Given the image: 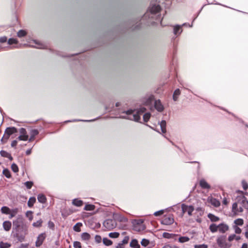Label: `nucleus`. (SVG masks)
<instances>
[{"mask_svg": "<svg viewBox=\"0 0 248 248\" xmlns=\"http://www.w3.org/2000/svg\"><path fill=\"white\" fill-rule=\"evenodd\" d=\"M18 211V209L17 208L11 209V212L9 214V218L10 219H11L13 217H15L16 215L17 214Z\"/></svg>", "mask_w": 248, "mask_h": 248, "instance_id": "nucleus-25", "label": "nucleus"}, {"mask_svg": "<svg viewBox=\"0 0 248 248\" xmlns=\"http://www.w3.org/2000/svg\"><path fill=\"white\" fill-rule=\"evenodd\" d=\"M241 184L243 189L245 190H246L248 188V184L247 182L245 180H243L242 181Z\"/></svg>", "mask_w": 248, "mask_h": 248, "instance_id": "nucleus-49", "label": "nucleus"}, {"mask_svg": "<svg viewBox=\"0 0 248 248\" xmlns=\"http://www.w3.org/2000/svg\"><path fill=\"white\" fill-rule=\"evenodd\" d=\"M91 238V235L87 232H83L81 234V239L82 241H88Z\"/></svg>", "mask_w": 248, "mask_h": 248, "instance_id": "nucleus-19", "label": "nucleus"}, {"mask_svg": "<svg viewBox=\"0 0 248 248\" xmlns=\"http://www.w3.org/2000/svg\"><path fill=\"white\" fill-rule=\"evenodd\" d=\"M94 239H95V241L97 243H99L102 241V238H101V236H100L99 235H96L95 236Z\"/></svg>", "mask_w": 248, "mask_h": 248, "instance_id": "nucleus-54", "label": "nucleus"}, {"mask_svg": "<svg viewBox=\"0 0 248 248\" xmlns=\"http://www.w3.org/2000/svg\"><path fill=\"white\" fill-rule=\"evenodd\" d=\"M209 229L212 232H216L218 231V225H217L215 224H212L210 225Z\"/></svg>", "mask_w": 248, "mask_h": 248, "instance_id": "nucleus-28", "label": "nucleus"}, {"mask_svg": "<svg viewBox=\"0 0 248 248\" xmlns=\"http://www.w3.org/2000/svg\"><path fill=\"white\" fill-rule=\"evenodd\" d=\"M94 121V120H76V119H74V120H69V121H65V123H67V122H77V121L92 122V121Z\"/></svg>", "mask_w": 248, "mask_h": 248, "instance_id": "nucleus-55", "label": "nucleus"}, {"mask_svg": "<svg viewBox=\"0 0 248 248\" xmlns=\"http://www.w3.org/2000/svg\"><path fill=\"white\" fill-rule=\"evenodd\" d=\"M154 100V96L153 95H148L143 99L142 102L146 106H150Z\"/></svg>", "mask_w": 248, "mask_h": 248, "instance_id": "nucleus-10", "label": "nucleus"}, {"mask_svg": "<svg viewBox=\"0 0 248 248\" xmlns=\"http://www.w3.org/2000/svg\"><path fill=\"white\" fill-rule=\"evenodd\" d=\"M3 229L6 231H9L11 228V223L9 221H5L2 224Z\"/></svg>", "mask_w": 248, "mask_h": 248, "instance_id": "nucleus-17", "label": "nucleus"}, {"mask_svg": "<svg viewBox=\"0 0 248 248\" xmlns=\"http://www.w3.org/2000/svg\"><path fill=\"white\" fill-rule=\"evenodd\" d=\"M160 125L161 132L162 134H165L166 133V122L165 120H162L159 123Z\"/></svg>", "mask_w": 248, "mask_h": 248, "instance_id": "nucleus-16", "label": "nucleus"}, {"mask_svg": "<svg viewBox=\"0 0 248 248\" xmlns=\"http://www.w3.org/2000/svg\"><path fill=\"white\" fill-rule=\"evenodd\" d=\"M182 32V29L181 28V26L180 25H175L173 28V33L175 35H180Z\"/></svg>", "mask_w": 248, "mask_h": 248, "instance_id": "nucleus-15", "label": "nucleus"}, {"mask_svg": "<svg viewBox=\"0 0 248 248\" xmlns=\"http://www.w3.org/2000/svg\"><path fill=\"white\" fill-rule=\"evenodd\" d=\"M14 228L17 230L21 225L23 224V217L21 216H18L16 219L13 221Z\"/></svg>", "mask_w": 248, "mask_h": 248, "instance_id": "nucleus-8", "label": "nucleus"}, {"mask_svg": "<svg viewBox=\"0 0 248 248\" xmlns=\"http://www.w3.org/2000/svg\"><path fill=\"white\" fill-rule=\"evenodd\" d=\"M130 246L133 248H140V245L139 244L137 239H132L130 243Z\"/></svg>", "mask_w": 248, "mask_h": 248, "instance_id": "nucleus-21", "label": "nucleus"}, {"mask_svg": "<svg viewBox=\"0 0 248 248\" xmlns=\"http://www.w3.org/2000/svg\"><path fill=\"white\" fill-rule=\"evenodd\" d=\"M120 234L119 232H110L108 234V236L110 238H118Z\"/></svg>", "mask_w": 248, "mask_h": 248, "instance_id": "nucleus-42", "label": "nucleus"}, {"mask_svg": "<svg viewBox=\"0 0 248 248\" xmlns=\"http://www.w3.org/2000/svg\"><path fill=\"white\" fill-rule=\"evenodd\" d=\"M0 155L3 157L8 158L10 160H12L13 159L11 155L5 151L1 150L0 152Z\"/></svg>", "mask_w": 248, "mask_h": 248, "instance_id": "nucleus-27", "label": "nucleus"}, {"mask_svg": "<svg viewBox=\"0 0 248 248\" xmlns=\"http://www.w3.org/2000/svg\"><path fill=\"white\" fill-rule=\"evenodd\" d=\"M73 247L74 248H81V243L78 241H75L73 243Z\"/></svg>", "mask_w": 248, "mask_h": 248, "instance_id": "nucleus-52", "label": "nucleus"}, {"mask_svg": "<svg viewBox=\"0 0 248 248\" xmlns=\"http://www.w3.org/2000/svg\"><path fill=\"white\" fill-rule=\"evenodd\" d=\"M43 221L42 219H39L37 220L36 222H33L32 225L35 227H41Z\"/></svg>", "mask_w": 248, "mask_h": 248, "instance_id": "nucleus-44", "label": "nucleus"}, {"mask_svg": "<svg viewBox=\"0 0 248 248\" xmlns=\"http://www.w3.org/2000/svg\"><path fill=\"white\" fill-rule=\"evenodd\" d=\"M178 235L173 234V233H170L168 232H164L163 233V236L164 238H168V239H170V238H174L175 237L177 236Z\"/></svg>", "mask_w": 248, "mask_h": 248, "instance_id": "nucleus-26", "label": "nucleus"}, {"mask_svg": "<svg viewBox=\"0 0 248 248\" xmlns=\"http://www.w3.org/2000/svg\"><path fill=\"white\" fill-rule=\"evenodd\" d=\"M242 248H248V245L246 243H244L242 245Z\"/></svg>", "mask_w": 248, "mask_h": 248, "instance_id": "nucleus-63", "label": "nucleus"}, {"mask_svg": "<svg viewBox=\"0 0 248 248\" xmlns=\"http://www.w3.org/2000/svg\"><path fill=\"white\" fill-rule=\"evenodd\" d=\"M190 238L187 236H181L179 238V242L182 243L188 242Z\"/></svg>", "mask_w": 248, "mask_h": 248, "instance_id": "nucleus-37", "label": "nucleus"}, {"mask_svg": "<svg viewBox=\"0 0 248 248\" xmlns=\"http://www.w3.org/2000/svg\"><path fill=\"white\" fill-rule=\"evenodd\" d=\"M94 206L92 204L86 205L84 208V210L86 211H92L94 210Z\"/></svg>", "mask_w": 248, "mask_h": 248, "instance_id": "nucleus-40", "label": "nucleus"}, {"mask_svg": "<svg viewBox=\"0 0 248 248\" xmlns=\"http://www.w3.org/2000/svg\"><path fill=\"white\" fill-rule=\"evenodd\" d=\"M154 106L155 108L159 112H162L164 109V106L161 103L160 100H155V101Z\"/></svg>", "mask_w": 248, "mask_h": 248, "instance_id": "nucleus-12", "label": "nucleus"}, {"mask_svg": "<svg viewBox=\"0 0 248 248\" xmlns=\"http://www.w3.org/2000/svg\"><path fill=\"white\" fill-rule=\"evenodd\" d=\"M30 133V137L29 138V141L31 142L34 139L35 137L39 134V131L37 129H31Z\"/></svg>", "mask_w": 248, "mask_h": 248, "instance_id": "nucleus-14", "label": "nucleus"}, {"mask_svg": "<svg viewBox=\"0 0 248 248\" xmlns=\"http://www.w3.org/2000/svg\"><path fill=\"white\" fill-rule=\"evenodd\" d=\"M208 217L211 220L212 222H217L219 220V218L214 215L209 213L208 215Z\"/></svg>", "mask_w": 248, "mask_h": 248, "instance_id": "nucleus-24", "label": "nucleus"}, {"mask_svg": "<svg viewBox=\"0 0 248 248\" xmlns=\"http://www.w3.org/2000/svg\"><path fill=\"white\" fill-rule=\"evenodd\" d=\"M200 185L203 189H209L210 187V185L204 179L200 181Z\"/></svg>", "mask_w": 248, "mask_h": 248, "instance_id": "nucleus-18", "label": "nucleus"}, {"mask_svg": "<svg viewBox=\"0 0 248 248\" xmlns=\"http://www.w3.org/2000/svg\"><path fill=\"white\" fill-rule=\"evenodd\" d=\"M18 43V41L15 38H10L8 40V44L10 45H11L12 44H16Z\"/></svg>", "mask_w": 248, "mask_h": 248, "instance_id": "nucleus-46", "label": "nucleus"}, {"mask_svg": "<svg viewBox=\"0 0 248 248\" xmlns=\"http://www.w3.org/2000/svg\"><path fill=\"white\" fill-rule=\"evenodd\" d=\"M117 226V223L115 220L112 219H108L103 222V226L108 231H110L114 229Z\"/></svg>", "mask_w": 248, "mask_h": 248, "instance_id": "nucleus-3", "label": "nucleus"}, {"mask_svg": "<svg viewBox=\"0 0 248 248\" xmlns=\"http://www.w3.org/2000/svg\"><path fill=\"white\" fill-rule=\"evenodd\" d=\"M236 237V235L235 234H232L231 235H230L228 237V240L229 241H232L234 239H235V237Z\"/></svg>", "mask_w": 248, "mask_h": 248, "instance_id": "nucleus-59", "label": "nucleus"}, {"mask_svg": "<svg viewBox=\"0 0 248 248\" xmlns=\"http://www.w3.org/2000/svg\"><path fill=\"white\" fill-rule=\"evenodd\" d=\"M151 117V114L149 112L145 113L143 116V119L145 122L149 121Z\"/></svg>", "mask_w": 248, "mask_h": 248, "instance_id": "nucleus-41", "label": "nucleus"}, {"mask_svg": "<svg viewBox=\"0 0 248 248\" xmlns=\"http://www.w3.org/2000/svg\"><path fill=\"white\" fill-rule=\"evenodd\" d=\"M82 224L80 222L76 223L73 227V230L75 232H79L81 231L80 227L82 226Z\"/></svg>", "mask_w": 248, "mask_h": 248, "instance_id": "nucleus-31", "label": "nucleus"}, {"mask_svg": "<svg viewBox=\"0 0 248 248\" xmlns=\"http://www.w3.org/2000/svg\"><path fill=\"white\" fill-rule=\"evenodd\" d=\"M46 237V235L45 233H42L39 234L35 242V246L36 247H39L42 245Z\"/></svg>", "mask_w": 248, "mask_h": 248, "instance_id": "nucleus-9", "label": "nucleus"}, {"mask_svg": "<svg viewBox=\"0 0 248 248\" xmlns=\"http://www.w3.org/2000/svg\"><path fill=\"white\" fill-rule=\"evenodd\" d=\"M241 199L243 206L246 209H248V201L247 200V198L245 196H243L241 197Z\"/></svg>", "mask_w": 248, "mask_h": 248, "instance_id": "nucleus-32", "label": "nucleus"}, {"mask_svg": "<svg viewBox=\"0 0 248 248\" xmlns=\"http://www.w3.org/2000/svg\"><path fill=\"white\" fill-rule=\"evenodd\" d=\"M194 248H208V246L206 244L195 245Z\"/></svg>", "mask_w": 248, "mask_h": 248, "instance_id": "nucleus-53", "label": "nucleus"}, {"mask_svg": "<svg viewBox=\"0 0 248 248\" xmlns=\"http://www.w3.org/2000/svg\"><path fill=\"white\" fill-rule=\"evenodd\" d=\"M146 110V109L143 107L138 108L136 112L135 110L129 109L124 112L126 115L122 116V118L133 120L135 122H139L140 119V115L144 113Z\"/></svg>", "mask_w": 248, "mask_h": 248, "instance_id": "nucleus-1", "label": "nucleus"}, {"mask_svg": "<svg viewBox=\"0 0 248 248\" xmlns=\"http://www.w3.org/2000/svg\"><path fill=\"white\" fill-rule=\"evenodd\" d=\"M3 174L5 175V176L8 178L11 177V173L10 171L7 169H4L3 170Z\"/></svg>", "mask_w": 248, "mask_h": 248, "instance_id": "nucleus-45", "label": "nucleus"}, {"mask_svg": "<svg viewBox=\"0 0 248 248\" xmlns=\"http://www.w3.org/2000/svg\"><path fill=\"white\" fill-rule=\"evenodd\" d=\"M33 41L35 43V44L36 45V46H32L33 47H36L37 48H40V49L45 48V45L41 44L40 42L36 41V40H34Z\"/></svg>", "mask_w": 248, "mask_h": 248, "instance_id": "nucleus-34", "label": "nucleus"}, {"mask_svg": "<svg viewBox=\"0 0 248 248\" xmlns=\"http://www.w3.org/2000/svg\"><path fill=\"white\" fill-rule=\"evenodd\" d=\"M11 169L14 172H17L18 171V167L15 163L12 164Z\"/></svg>", "mask_w": 248, "mask_h": 248, "instance_id": "nucleus-48", "label": "nucleus"}, {"mask_svg": "<svg viewBox=\"0 0 248 248\" xmlns=\"http://www.w3.org/2000/svg\"><path fill=\"white\" fill-rule=\"evenodd\" d=\"M173 222L174 219L171 216L165 217L161 221L162 224L166 225H171Z\"/></svg>", "mask_w": 248, "mask_h": 248, "instance_id": "nucleus-11", "label": "nucleus"}, {"mask_svg": "<svg viewBox=\"0 0 248 248\" xmlns=\"http://www.w3.org/2000/svg\"><path fill=\"white\" fill-rule=\"evenodd\" d=\"M37 200L39 202L42 203H45L46 201V198L45 195L43 194H39L38 195Z\"/></svg>", "mask_w": 248, "mask_h": 248, "instance_id": "nucleus-20", "label": "nucleus"}, {"mask_svg": "<svg viewBox=\"0 0 248 248\" xmlns=\"http://www.w3.org/2000/svg\"><path fill=\"white\" fill-rule=\"evenodd\" d=\"M235 224L234 225L237 226H242L244 223L243 219L242 218H237L235 219L234 221Z\"/></svg>", "mask_w": 248, "mask_h": 248, "instance_id": "nucleus-36", "label": "nucleus"}, {"mask_svg": "<svg viewBox=\"0 0 248 248\" xmlns=\"http://www.w3.org/2000/svg\"><path fill=\"white\" fill-rule=\"evenodd\" d=\"M161 10V7L160 5L156 3H151L148 11L147 13L144 15L143 18H146L147 17L150 18L149 13L151 15H154L160 12Z\"/></svg>", "mask_w": 248, "mask_h": 248, "instance_id": "nucleus-2", "label": "nucleus"}, {"mask_svg": "<svg viewBox=\"0 0 248 248\" xmlns=\"http://www.w3.org/2000/svg\"><path fill=\"white\" fill-rule=\"evenodd\" d=\"M35 202H36V198L34 197H31L28 202V206L29 207H32L34 203Z\"/></svg>", "mask_w": 248, "mask_h": 248, "instance_id": "nucleus-30", "label": "nucleus"}, {"mask_svg": "<svg viewBox=\"0 0 248 248\" xmlns=\"http://www.w3.org/2000/svg\"><path fill=\"white\" fill-rule=\"evenodd\" d=\"M181 94V91L179 89L175 90L173 93L172 98L174 101H176L178 100L179 96Z\"/></svg>", "mask_w": 248, "mask_h": 248, "instance_id": "nucleus-23", "label": "nucleus"}, {"mask_svg": "<svg viewBox=\"0 0 248 248\" xmlns=\"http://www.w3.org/2000/svg\"><path fill=\"white\" fill-rule=\"evenodd\" d=\"M7 40V37L4 36L0 37V43H4L6 42Z\"/></svg>", "mask_w": 248, "mask_h": 248, "instance_id": "nucleus-58", "label": "nucleus"}, {"mask_svg": "<svg viewBox=\"0 0 248 248\" xmlns=\"http://www.w3.org/2000/svg\"><path fill=\"white\" fill-rule=\"evenodd\" d=\"M232 211L235 214H237V213H238V205L236 202H234L233 203L232 205Z\"/></svg>", "mask_w": 248, "mask_h": 248, "instance_id": "nucleus-38", "label": "nucleus"}, {"mask_svg": "<svg viewBox=\"0 0 248 248\" xmlns=\"http://www.w3.org/2000/svg\"><path fill=\"white\" fill-rule=\"evenodd\" d=\"M103 243L107 246H110L112 244V242L108 238H104L103 239Z\"/></svg>", "mask_w": 248, "mask_h": 248, "instance_id": "nucleus-35", "label": "nucleus"}, {"mask_svg": "<svg viewBox=\"0 0 248 248\" xmlns=\"http://www.w3.org/2000/svg\"><path fill=\"white\" fill-rule=\"evenodd\" d=\"M149 244V241L148 239H143L141 241V245L143 247H146Z\"/></svg>", "mask_w": 248, "mask_h": 248, "instance_id": "nucleus-50", "label": "nucleus"}, {"mask_svg": "<svg viewBox=\"0 0 248 248\" xmlns=\"http://www.w3.org/2000/svg\"><path fill=\"white\" fill-rule=\"evenodd\" d=\"M229 230V226L225 224L221 223L218 225V231L220 233H225Z\"/></svg>", "mask_w": 248, "mask_h": 248, "instance_id": "nucleus-13", "label": "nucleus"}, {"mask_svg": "<svg viewBox=\"0 0 248 248\" xmlns=\"http://www.w3.org/2000/svg\"><path fill=\"white\" fill-rule=\"evenodd\" d=\"M17 129L15 127H8L5 130L4 137L5 138V141H7L10 136L14 133H16Z\"/></svg>", "mask_w": 248, "mask_h": 248, "instance_id": "nucleus-6", "label": "nucleus"}, {"mask_svg": "<svg viewBox=\"0 0 248 248\" xmlns=\"http://www.w3.org/2000/svg\"><path fill=\"white\" fill-rule=\"evenodd\" d=\"M129 238L128 236H126L124 237L123 240L122 241L121 243H123L124 245L128 243L129 241Z\"/></svg>", "mask_w": 248, "mask_h": 248, "instance_id": "nucleus-56", "label": "nucleus"}, {"mask_svg": "<svg viewBox=\"0 0 248 248\" xmlns=\"http://www.w3.org/2000/svg\"><path fill=\"white\" fill-rule=\"evenodd\" d=\"M20 135L17 139L19 140L26 141L29 140V136L25 128H21L19 130Z\"/></svg>", "mask_w": 248, "mask_h": 248, "instance_id": "nucleus-5", "label": "nucleus"}, {"mask_svg": "<svg viewBox=\"0 0 248 248\" xmlns=\"http://www.w3.org/2000/svg\"><path fill=\"white\" fill-rule=\"evenodd\" d=\"M124 245L121 242L118 244L117 246L116 247V248H124Z\"/></svg>", "mask_w": 248, "mask_h": 248, "instance_id": "nucleus-61", "label": "nucleus"}, {"mask_svg": "<svg viewBox=\"0 0 248 248\" xmlns=\"http://www.w3.org/2000/svg\"><path fill=\"white\" fill-rule=\"evenodd\" d=\"M27 34V32H26L24 30H19L17 33V35L18 37H22L23 36H25Z\"/></svg>", "mask_w": 248, "mask_h": 248, "instance_id": "nucleus-39", "label": "nucleus"}, {"mask_svg": "<svg viewBox=\"0 0 248 248\" xmlns=\"http://www.w3.org/2000/svg\"><path fill=\"white\" fill-rule=\"evenodd\" d=\"M17 143V140H13L11 143V146L12 147H15Z\"/></svg>", "mask_w": 248, "mask_h": 248, "instance_id": "nucleus-60", "label": "nucleus"}, {"mask_svg": "<svg viewBox=\"0 0 248 248\" xmlns=\"http://www.w3.org/2000/svg\"><path fill=\"white\" fill-rule=\"evenodd\" d=\"M233 228L235 232L237 234H240L241 232V229L236 225H233Z\"/></svg>", "mask_w": 248, "mask_h": 248, "instance_id": "nucleus-51", "label": "nucleus"}, {"mask_svg": "<svg viewBox=\"0 0 248 248\" xmlns=\"http://www.w3.org/2000/svg\"><path fill=\"white\" fill-rule=\"evenodd\" d=\"M11 247V245L8 243L0 242V248H9Z\"/></svg>", "mask_w": 248, "mask_h": 248, "instance_id": "nucleus-43", "label": "nucleus"}, {"mask_svg": "<svg viewBox=\"0 0 248 248\" xmlns=\"http://www.w3.org/2000/svg\"><path fill=\"white\" fill-rule=\"evenodd\" d=\"M24 185L26 186L27 189H30L33 185V182L31 181H27L24 183Z\"/></svg>", "mask_w": 248, "mask_h": 248, "instance_id": "nucleus-47", "label": "nucleus"}, {"mask_svg": "<svg viewBox=\"0 0 248 248\" xmlns=\"http://www.w3.org/2000/svg\"><path fill=\"white\" fill-rule=\"evenodd\" d=\"M162 248H172V247L170 245H167L164 246Z\"/></svg>", "mask_w": 248, "mask_h": 248, "instance_id": "nucleus-64", "label": "nucleus"}, {"mask_svg": "<svg viewBox=\"0 0 248 248\" xmlns=\"http://www.w3.org/2000/svg\"><path fill=\"white\" fill-rule=\"evenodd\" d=\"M1 212L3 214L9 215L11 212V209L7 206H2L1 208Z\"/></svg>", "mask_w": 248, "mask_h": 248, "instance_id": "nucleus-29", "label": "nucleus"}, {"mask_svg": "<svg viewBox=\"0 0 248 248\" xmlns=\"http://www.w3.org/2000/svg\"><path fill=\"white\" fill-rule=\"evenodd\" d=\"M83 203V201L78 199H75L72 201V204L77 207L81 206Z\"/></svg>", "mask_w": 248, "mask_h": 248, "instance_id": "nucleus-22", "label": "nucleus"}, {"mask_svg": "<svg viewBox=\"0 0 248 248\" xmlns=\"http://www.w3.org/2000/svg\"><path fill=\"white\" fill-rule=\"evenodd\" d=\"M163 213H164V211L163 210H161L155 212L154 213V215L155 216H158L162 215Z\"/></svg>", "mask_w": 248, "mask_h": 248, "instance_id": "nucleus-57", "label": "nucleus"}, {"mask_svg": "<svg viewBox=\"0 0 248 248\" xmlns=\"http://www.w3.org/2000/svg\"><path fill=\"white\" fill-rule=\"evenodd\" d=\"M218 246L221 248H230L231 245L226 242V237L221 235L218 237L217 240Z\"/></svg>", "mask_w": 248, "mask_h": 248, "instance_id": "nucleus-4", "label": "nucleus"}, {"mask_svg": "<svg viewBox=\"0 0 248 248\" xmlns=\"http://www.w3.org/2000/svg\"><path fill=\"white\" fill-rule=\"evenodd\" d=\"M48 226H49V228H53L54 227V223H53L52 222L50 221H49L48 222Z\"/></svg>", "mask_w": 248, "mask_h": 248, "instance_id": "nucleus-62", "label": "nucleus"}, {"mask_svg": "<svg viewBox=\"0 0 248 248\" xmlns=\"http://www.w3.org/2000/svg\"><path fill=\"white\" fill-rule=\"evenodd\" d=\"M194 208L192 205H187L185 204H182V210L183 213H187L188 215L190 216L194 211Z\"/></svg>", "mask_w": 248, "mask_h": 248, "instance_id": "nucleus-7", "label": "nucleus"}, {"mask_svg": "<svg viewBox=\"0 0 248 248\" xmlns=\"http://www.w3.org/2000/svg\"><path fill=\"white\" fill-rule=\"evenodd\" d=\"M210 202L213 205L216 207H218L220 204V202L215 198L211 199Z\"/></svg>", "mask_w": 248, "mask_h": 248, "instance_id": "nucleus-33", "label": "nucleus"}]
</instances>
